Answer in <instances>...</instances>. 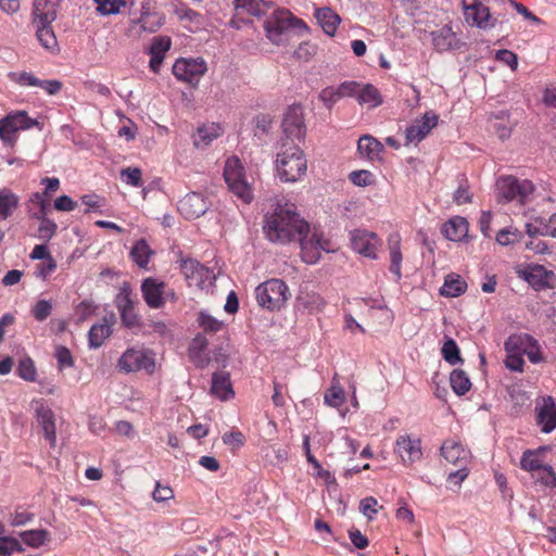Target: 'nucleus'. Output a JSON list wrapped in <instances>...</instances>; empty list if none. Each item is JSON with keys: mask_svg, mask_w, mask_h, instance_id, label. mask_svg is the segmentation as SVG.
<instances>
[{"mask_svg": "<svg viewBox=\"0 0 556 556\" xmlns=\"http://www.w3.org/2000/svg\"><path fill=\"white\" fill-rule=\"evenodd\" d=\"M263 231L273 243H289L307 231V223L296 213L295 205L277 199L263 219Z\"/></svg>", "mask_w": 556, "mask_h": 556, "instance_id": "1", "label": "nucleus"}, {"mask_svg": "<svg viewBox=\"0 0 556 556\" xmlns=\"http://www.w3.org/2000/svg\"><path fill=\"white\" fill-rule=\"evenodd\" d=\"M275 169L282 182L294 184L302 180L307 170L304 152L294 143L282 142L276 155Z\"/></svg>", "mask_w": 556, "mask_h": 556, "instance_id": "2", "label": "nucleus"}, {"mask_svg": "<svg viewBox=\"0 0 556 556\" xmlns=\"http://www.w3.org/2000/svg\"><path fill=\"white\" fill-rule=\"evenodd\" d=\"M293 28L306 29V24L283 9L274 11L264 23L267 39L276 46L286 45Z\"/></svg>", "mask_w": 556, "mask_h": 556, "instance_id": "3", "label": "nucleus"}, {"mask_svg": "<svg viewBox=\"0 0 556 556\" xmlns=\"http://www.w3.org/2000/svg\"><path fill=\"white\" fill-rule=\"evenodd\" d=\"M224 178L231 193L244 204H250L254 199L252 182L245 173L241 161L232 155L228 157L224 166Z\"/></svg>", "mask_w": 556, "mask_h": 556, "instance_id": "4", "label": "nucleus"}, {"mask_svg": "<svg viewBox=\"0 0 556 556\" xmlns=\"http://www.w3.org/2000/svg\"><path fill=\"white\" fill-rule=\"evenodd\" d=\"M291 293L287 283L281 279H269L255 288L257 304L268 311H278L290 299Z\"/></svg>", "mask_w": 556, "mask_h": 556, "instance_id": "5", "label": "nucleus"}, {"mask_svg": "<svg viewBox=\"0 0 556 556\" xmlns=\"http://www.w3.org/2000/svg\"><path fill=\"white\" fill-rule=\"evenodd\" d=\"M441 454L447 463L456 467L448 473L447 480L456 485L460 484L469 473L470 452L458 442L450 440L443 443Z\"/></svg>", "mask_w": 556, "mask_h": 556, "instance_id": "6", "label": "nucleus"}, {"mask_svg": "<svg viewBox=\"0 0 556 556\" xmlns=\"http://www.w3.org/2000/svg\"><path fill=\"white\" fill-rule=\"evenodd\" d=\"M295 240H299L302 260L307 264L317 263L321 256V252H334L337 249L323 232L317 229L311 230L308 225L307 231L296 236Z\"/></svg>", "mask_w": 556, "mask_h": 556, "instance_id": "7", "label": "nucleus"}, {"mask_svg": "<svg viewBox=\"0 0 556 556\" xmlns=\"http://www.w3.org/2000/svg\"><path fill=\"white\" fill-rule=\"evenodd\" d=\"M534 191V185L528 179H518L514 176H502L496 180V198L500 203L518 200L527 201Z\"/></svg>", "mask_w": 556, "mask_h": 556, "instance_id": "8", "label": "nucleus"}, {"mask_svg": "<svg viewBox=\"0 0 556 556\" xmlns=\"http://www.w3.org/2000/svg\"><path fill=\"white\" fill-rule=\"evenodd\" d=\"M38 121L28 116L26 111H13L0 119V139L4 144L13 147L16 132L38 126Z\"/></svg>", "mask_w": 556, "mask_h": 556, "instance_id": "9", "label": "nucleus"}, {"mask_svg": "<svg viewBox=\"0 0 556 556\" xmlns=\"http://www.w3.org/2000/svg\"><path fill=\"white\" fill-rule=\"evenodd\" d=\"M118 367L125 372L144 371L153 374L156 367L155 354L146 349H128L118 359Z\"/></svg>", "mask_w": 556, "mask_h": 556, "instance_id": "10", "label": "nucleus"}, {"mask_svg": "<svg viewBox=\"0 0 556 556\" xmlns=\"http://www.w3.org/2000/svg\"><path fill=\"white\" fill-rule=\"evenodd\" d=\"M281 126L285 138L280 140V144L282 142L293 143L294 139H303L306 134V127L302 108L299 105L290 106L283 116Z\"/></svg>", "mask_w": 556, "mask_h": 556, "instance_id": "11", "label": "nucleus"}, {"mask_svg": "<svg viewBox=\"0 0 556 556\" xmlns=\"http://www.w3.org/2000/svg\"><path fill=\"white\" fill-rule=\"evenodd\" d=\"M180 269L189 286L204 289L215 279L214 273L192 258L181 260Z\"/></svg>", "mask_w": 556, "mask_h": 556, "instance_id": "12", "label": "nucleus"}, {"mask_svg": "<svg viewBox=\"0 0 556 556\" xmlns=\"http://www.w3.org/2000/svg\"><path fill=\"white\" fill-rule=\"evenodd\" d=\"M206 70V63L202 58L179 59L173 66V74L181 81L195 85L200 81Z\"/></svg>", "mask_w": 556, "mask_h": 556, "instance_id": "13", "label": "nucleus"}, {"mask_svg": "<svg viewBox=\"0 0 556 556\" xmlns=\"http://www.w3.org/2000/svg\"><path fill=\"white\" fill-rule=\"evenodd\" d=\"M465 21L482 29L492 28L495 20L492 18L490 10L480 0H462Z\"/></svg>", "mask_w": 556, "mask_h": 556, "instance_id": "14", "label": "nucleus"}, {"mask_svg": "<svg viewBox=\"0 0 556 556\" xmlns=\"http://www.w3.org/2000/svg\"><path fill=\"white\" fill-rule=\"evenodd\" d=\"M211 200L201 192H190L178 203V211L186 219H195L211 207Z\"/></svg>", "mask_w": 556, "mask_h": 556, "instance_id": "15", "label": "nucleus"}, {"mask_svg": "<svg viewBox=\"0 0 556 556\" xmlns=\"http://www.w3.org/2000/svg\"><path fill=\"white\" fill-rule=\"evenodd\" d=\"M142 296L151 308H160L165 304V295L174 296V292H167L165 282L148 277L141 283Z\"/></svg>", "mask_w": 556, "mask_h": 556, "instance_id": "16", "label": "nucleus"}, {"mask_svg": "<svg viewBox=\"0 0 556 556\" xmlns=\"http://www.w3.org/2000/svg\"><path fill=\"white\" fill-rule=\"evenodd\" d=\"M352 249L368 258L377 257V249L380 241L376 233L364 229L353 230L350 235Z\"/></svg>", "mask_w": 556, "mask_h": 556, "instance_id": "17", "label": "nucleus"}, {"mask_svg": "<svg viewBox=\"0 0 556 556\" xmlns=\"http://www.w3.org/2000/svg\"><path fill=\"white\" fill-rule=\"evenodd\" d=\"M395 453L405 465L420 460L422 457L420 439L408 434L400 435L395 442Z\"/></svg>", "mask_w": 556, "mask_h": 556, "instance_id": "18", "label": "nucleus"}, {"mask_svg": "<svg viewBox=\"0 0 556 556\" xmlns=\"http://www.w3.org/2000/svg\"><path fill=\"white\" fill-rule=\"evenodd\" d=\"M31 405L46 440L49 441L51 446H54L56 443V429L52 409L42 400L33 401Z\"/></svg>", "mask_w": 556, "mask_h": 556, "instance_id": "19", "label": "nucleus"}, {"mask_svg": "<svg viewBox=\"0 0 556 556\" xmlns=\"http://www.w3.org/2000/svg\"><path fill=\"white\" fill-rule=\"evenodd\" d=\"M536 424L544 433H551L556 428V404L552 396L542 397L535 406Z\"/></svg>", "mask_w": 556, "mask_h": 556, "instance_id": "20", "label": "nucleus"}, {"mask_svg": "<svg viewBox=\"0 0 556 556\" xmlns=\"http://www.w3.org/2000/svg\"><path fill=\"white\" fill-rule=\"evenodd\" d=\"M116 306L121 314L122 323L127 328H134L140 324L139 316L135 313L134 302L130 296V290L127 285H125L118 292L116 296Z\"/></svg>", "mask_w": 556, "mask_h": 556, "instance_id": "21", "label": "nucleus"}, {"mask_svg": "<svg viewBox=\"0 0 556 556\" xmlns=\"http://www.w3.org/2000/svg\"><path fill=\"white\" fill-rule=\"evenodd\" d=\"M438 115L434 113H426L420 119L415 121L406 129V139L408 142L421 141L432 128L438 125Z\"/></svg>", "mask_w": 556, "mask_h": 556, "instance_id": "22", "label": "nucleus"}, {"mask_svg": "<svg viewBox=\"0 0 556 556\" xmlns=\"http://www.w3.org/2000/svg\"><path fill=\"white\" fill-rule=\"evenodd\" d=\"M520 344H522V339L521 337L516 336L509 337L504 343V348L507 354L504 361L505 366L508 369L518 372H522L525 366L522 350L519 346Z\"/></svg>", "mask_w": 556, "mask_h": 556, "instance_id": "23", "label": "nucleus"}, {"mask_svg": "<svg viewBox=\"0 0 556 556\" xmlns=\"http://www.w3.org/2000/svg\"><path fill=\"white\" fill-rule=\"evenodd\" d=\"M58 3L56 0H34L33 15L34 24H52L56 18Z\"/></svg>", "mask_w": 556, "mask_h": 556, "instance_id": "24", "label": "nucleus"}, {"mask_svg": "<svg viewBox=\"0 0 556 556\" xmlns=\"http://www.w3.org/2000/svg\"><path fill=\"white\" fill-rule=\"evenodd\" d=\"M208 341L203 334H197L189 346V357L193 364L199 368L206 367L211 357L207 353Z\"/></svg>", "mask_w": 556, "mask_h": 556, "instance_id": "25", "label": "nucleus"}, {"mask_svg": "<svg viewBox=\"0 0 556 556\" xmlns=\"http://www.w3.org/2000/svg\"><path fill=\"white\" fill-rule=\"evenodd\" d=\"M314 16L326 35L331 37L336 35L341 17L332 9L329 7L317 8Z\"/></svg>", "mask_w": 556, "mask_h": 556, "instance_id": "26", "label": "nucleus"}, {"mask_svg": "<svg viewBox=\"0 0 556 556\" xmlns=\"http://www.w3.org/2000/svg\"><path fill=\"white\" fill-rule=\"evenodd\" d=\"M469 225L466 218L454 216L448 219L442 228L446 239L451 241H462L468 235Z\"/></svg>", "mask_w": 556, "mask_h": 556, "instance_id": "27", "label": "nucleus"}, {"mask_svg": "<svg viewBox=\"0 0 556 556\" xmlns=\"http://www.w3.org/2000/svg\"><path fill=\"white\" fill-rule=\"evenodd\" d=\"M211 393L222 401H227L233 396L235 393L228 372H216L213 375Z\"/></svg>", "mask_w": 556, "mask_h": 556, "instance_id": "28", "label": "nucleus"}, {"mask_svg": "<svg viewBox=\"0 0 556 556\" xmlns=\"http://www.w3.org/2000/svg\"><path fill=\"white\" fill-rule=\"evenodd\" d=\"M357 151L362 157L375 161L380 157V154L383 151V146L372 136L364 135L358 140Z\"/></svg>", "mask_w": 556, "mask_h": 556, "instance_id": "29", "label": "nucleus"}, {"mask_svg": "<svg viewBox=\"0 0 556 556\" xmlns=\"http://www.w3.org/2000/svg\"><path fill=\"white\" fill-rule=\"evenodd\" d=\"M222 134L223 129L218 124H205L198 128L197 134L193 137V143L197 148H205Z\"/></svg>", "mask_w": 556, "mask_h": 556, "instance_id": "30", "label": "nucleus"}, {"mask_svg": "<svg viewBox=\"0 0 556 556\" xmlns=\"http://www.w3.org/2000/svg\"><path fill=\"white\" fill-rule=\"evenodd\" d=\"M432 41L438 51H446L457 47L458 40L452 27L445 25L439 30L433 31Z\"/></svg>", "mask_w": 556, "mask_h": 556, "instance_id": "31", "label": "nucleus"}, {"mask_svg": "<svg viewBox=\"0 0 556 556\" xmlns=\"http://www.w3.org/2000/svg\"><path fill=\"white\" fill-rule=\"evenodd\" d=\"M20 205V197L9 188L0 189V219L9 218Z\"/></svg>", "mask_w": 556, "mask_h": 556, "instance_id": "32", "label": "nucleus"}, {"mask_svg": "<svg viewBox=\"0 0 556 556\" xmlns=\"http://www.w3.org/2000/svg\"><path fill=\"white\" fill-rule=\"evenodd\" d=\"M235 8L238 13L261 17L270 9V4L258 0H235Z\"/></svg>", "mask_w": 556, "mask_h": 556, "instance_id": "33", "label": "nucleus"}, {"mask_svg": "<svg viewBox=\"0 0 556 556\" xmlns=\"http://www.w3.org/2000/svg\"><path fill=\"white\" fill-rule=\"evenodd\" d=\"M467 283L459 275L450 274L446 276L440 293L443 296L455 298L466 291Z\"/></svg>", "mask_w": 556, "mask_h": 556, "instance_id": "34", "label": "nucleus"}, {"mask_svg": "<svg viewBox=\"0 0 556 556\" xmlns=\"http://www.w3.org/2000/svg\"><path fill=\"white\" fill-rule=\"evenodd\" d=\"M325 304V300L318 293H305L300 295L296 300L298 309L308 314L323 311Z\"/></svg>", "mask_w": 556, "mask_h": 556, "instance_id": "35", "label": "nucleus"}, {"mask_svg": "<svg viewBox=\"0 0 556 556\" xmlns=\"http://www.w3.org/2000/svg\"><path fill=\"white\" fill-rule=\"evenodd\" d=\"M36 27V35L41 46L51 53L59 51L58 40L51 24L41 25L34 24Z\"/></svg>", "mask_w": 556, "mask_h": 556, "instance_id": "36", "label": "nucleus"}, {"mask_svg": "<svg viewBox=\"0 0 556 556\" xmlns=\"http://www.w3.org/2000/svg\"><path fill=\"white\" fill-rule=\"evenodd\" d=\"M112 327L103 319L101 323L93 325L89 330V345L93 349L100 348L104 341L111 336Z\"/></svg>", "mask_w": 556, "mask_h": 556, "instance_id": "37", "label": "nucleus"}, {"mask_svg": "<svg viewBox=\"0 0 556 556\" xmlns=\"http://www.w3.org/2000/svg\"><path fill=\"white\" fill-rule=\"evenodd\" d=\"M545 447H540L538 450H527L523 452L520 459V467L526 471H535L539 469L544 470L543 460L540 457V453L545 451Z\"/></svg>", "mask_w": 556, "mask_h": 556, "instance_id": "38", "label": "nucleus"}, {"mask_svg": "<svg viewBox=\"0 0 556 556\" xmlns=\"http://www.w3.org/2000/svg\"><path fill=\"white\" fill-rule=\"evenodd\" d=\"M553 274L543 266H531L523 271V278L532 286L544 287L548 285V279Z\"/></svg>", "mask_w": 556, "mask_h": 556, "instance_id": "39", "label": "nucleus"}, {"mask_svg": "<svg viewBox=\"0 0 556 556\" xmlns=\"http://www.w3.org/2000/svg\"><path fill=\"white\" fill-rule=\"evenodd\" d=\"M359 104H366L369 108H376L382 103V98L378 89L370 85H361L357 96Z\"/></svg>", "mask_w": 556, "mask_h": 556, "instance_id": "40", "label": "nucleus"}, {"mask_svg": "<svg viewBox=\"0 0 556 556\" xmlns=\"http://www.w3.org/2000/svg\"><path fill=\"white\" fill-rule=\"evenodd\" d=\"M324 400L327 405L336 408L344 403L345 394L337 375L332 378L330 388L325 392Z\"/></svg>", "mask_w": 556, "mask_h": 556, "instance_id": "41", "label": "nucleus"}, {"mask_svg": "<svg viewBox=\"0 0 556 556\" xmlns=\"http://www.w3.org/2000/svg\"><path fill=\"white\" fill-rule=\"evenodd\" d=\"M47 212L45 213H33V218H36L40 222L38 227V238L45 241L51 240L58 229L56 224L52 220L47 218Z\"/></svg>", "mask_w": 556, "mask_h": 556, "instance_id": "42", "label": "nucleus"}, {"mask_svg": "<svg viewBox=\"0 0 556 556\" xmlns=\"http://www.w3.org/2000/svg\"><path fill=\"white\" fill-rule=\"evenodd\" d=\"M450 383L457 395L466 394L471 388V381L467 374L460 369H454L450 376Z\"/></svg>", "mask_w": 556, "mask_h": 556, "instance_id": "43", "label": "nucleus"}, {"mask_svg": "<svg viewBox=\"0 0 556 556\" xmlns=\"http://www.w3.org/2000/svg\"><path fill=\"white\" fill-rule=\"evenodd\" d=\"M22 541L34 548L42 546L49 541V532L43 529L27 530L20 533Z\"/></svg>", "mask_w": 556, "mask_h": 556, "instance_id": "44", "label": "nucleus"}, {"mask_svg": "<svg viewBox=\"0 0 556 556\" xmlns=\"http://www.w3.org/2000/svg\"><path fill=\"white\" fill-rule=\"evenodd\" d=\"M151 254L152 251L144 240L137 241L130 251L132 261L139 267H146L148 265Z\"/></svg>", "mask_w": 556, "mask_h": 556, "instance_id": "45", "label": "nucleus"}, {"mask_svg": "<svg viewBox=\"0 0 556 556\" xmlns=\"http://www.w3.org/2000/svg\"><path fill=\"white\" fill-rule=\"evenodd\" d=\"M138 23L143 31L154 33L164 24V17L157 12L144 13L138 20Z\"/></svg>", "mask_w": 556, "mask_h": 556, "instance_id": "46", "label": "nucleus"}, {"mask_svg": "<svg viewBox=\"0 0 556 556\" xmlns=\"http://www.w3.org/2000/svg\"><path fill=\"white\" fill-rule=\"evenodd\" d=\"M402 252L400 248V241L394 240L390 242V271L395 276L397 280L401 279V263H402Z\"/></svg>", "mask_w": 556, "mask_h": 556, "instance_id": "47", "label": "nucleus"}, {"mask_svg": "<svg viewBox=\"0 0 556 556\" xmlns=\"http://www.w3.org/2000/svg\"><path fill=\"white\" fill-rule=\"evenodd\" d=\"M199 326L203 329L205 332L215 333L222 330L224 324L223 321L218 320L217 318L213 317L212 315L200 312L198 317Z\"/></svg>", "mask_w": 556, "mask_h": 556, "instance_id": "48", "label": "nucleus"}, {"mask_svg": "<svg viewBox=\"0 0 556 556\" xmlns=\"http://www.w3.org/2000/svg\"><path fill=\"white\" fill-rule=\"evenodd\" d=\"M442 356L451 365H456L462 362V358L459 355V349H458L456 342L452 339H448L443 344Z\"/></svg>", "mask_w": 556, "mask_h": 556, "instance_id": "49", "label": "nucleus"}, {"mask_svg": "<svg viewBox=\"0 0 556 556\" xmlns=\"http://www.w3.org/2000/svg\"><path fill=\"white\" fill-rule=\"evenodd\" d=\"M121 179L131 187L142 185V172L138 167H126L121 170Z\"/></svg>", "mask_w": 556, "mask_h": 556, "instance_id": "50", "label": "nucleus"}, {"mask_svg": "<svg viewBox=\"0 0 556 556\" xmlns=\"http://www.w3.org/2000/svg\"><path fill=\"white\" fill-rule=\"evenodd\" d=\"M15 552H23L20 541L12 536H0V556H11Z\"/></svg>", "mask_w": 556, "mask_h": 556, "instance_id": "51", "label": "nucleus"}, {"mask_svg": "<svg viewBox=\"0 0 556 556\" xmlns=\"http://www.w3.org/2000/svg\"><path fill=\"white\" fill-rule=\"evenodd\" d=\"M349 179L355 186L367 187L374 184V174L366 169L353 170Z\"/></svg>", "mask_w": 556, "mask_h": 556, "instance_id": "52", "label": "nucleus"}, {"mask_svg": "<svg viewBox=\"0 0 556 556\" xmlns=\"http://www.w3.org/2000/svg\"><path fill=\"white\" fill-rule=\"evenodd\" d=\"M52 303L48 300H39L31 308L34 318L38 321L46 320L52 312Z\"/></svg>", "mask_w": 556, "mask_h": 556, "instance_id": "53", "label": "nucleus"}, {"mask_svg": "<svg viewBox=\"0 0 556 556\" xmlns=\"http://www.w3.org/2000/svg\"><path fill=\"white\" fill-rule=\"evenodd\" d=\"M16 371L24 380L34 381L36 379V368L30 358L21 359Z\"/></svg>", "mask_w": 556, "mask_h": 556, "instance_id": "54", "label": "nucleus"}, {"mask_svg": "<svg viewBox=\"0 0 556 556\" xmlns=\"http://www.w3.org/2000/svg\"><path fill=\"white\" fill-rule=\"evenodd\" d=\"M96 2L98 4L97 10L103 15L118 13L125 4V0H96Z\"/></svg>", "mask_w": 556, "mask_h": 556, "instance_id": "55", "label": "nucleus"}, {"mask_svg": "<svg viewBox=\"0 0 556 556\" xmlns=\"http://www.w3.org/2000/svg\"><path fill=\"white\" fill-rule=\"evenodd\" d=\"M170 39L168 37H155L150 46L149 53L164 56L170 48Z\"/></svg>", "mask_w": 556, "mask_h": 556, "instance_id": "56", "label": "nucleus"}, {"mask_svg": "<svg viewBox=\"0 0 556 556\" xmlns=\"http://www.w3.org/2000/svg\"><path fill=\"white\" fill-rule=\"evenodd\" d=\"M55 358L61 370L66 367H72L74 364L70 350L62 345L56 346Z\"/></svg>", "mask_w": 556, "mask_h": 556, "instance_id": "57", "label": "nucleus"}, {"mask_svg": "<svg viewBox=\"0 0 556 556\" xmlns=\"http://www.w3.org/2000/svg\"><path fill=\"white\" fill-rule=\"evenodd\" d=\"M359 509L365 517L371 520L378 513V501L372 496L366 497L361 501Z\"/></svg>", "mask_w": 556, "mask_h": 556, "instance_id": "58", "label": "nucleus"}, {"mask_svg": "<svg viewBox=\"0 0 556 556\" xmlns=\"http://www.w3.org/2000/svg\"><path fill=\"white\" fill-rule=\"evenodd\" d=\"M56 269V262L53 257L37 265L36 277L47 279Z\"/></svg>", "mask_w": 556, "mask_h": 556, "instance_id": "59", "label": "nucleus"}, {"mask_svg": "<svg viewBox=\"0 0 556 556\" xmlns=\"http://www.w3.org/2000/svg\"><path fill=\"white\" fill-rule=\"evenodd\" d=\"M495 59L506 65H508L513 71H515L518 66V58L517 54L509 50H498L495 54Z\"/></svg>", "mask_w": 556, "mask_h": 556, "instance_id": "60", "label": "nucleus"}, {"mask_svg": "<svg viewBox=\"0 0 556 556\" xmlns=\"http://www.w3.org/2000/svg\"><path fill=\"white\" fill-rule=\"evenodd\" d=\"M317 52V47L309 42H302L295 50V56L302 61H308Z\"/></svg>", "mask_w": 556, "mask_h": 556, "instance_id": "61", "label": "nucleus"}, {"mask_svg": "<svg viewBox=\"0 0 556 556\" xmlns=\"http://www.w3.org/2000/svg\"><path fill=\"white\" fill-rule=\"evenodd\" d=\"M319 98L328 108H331L336 102L342 99V97L339 96V89L331 87L323 89Z\"/></svg>", "mask_w": 556, "mask_h": 556, "instance_id": "62", "label": "nucleus"}, {"mask_svg": "<svg viewBox=\"0 0 556 556\" xmlns=\"http://www.w3.org/2000/svg\"><path fill=\"white\" fill-rule=\"evenodd\" d=\"M33 518L34 514L29 511L15 510L13 514H11L10 525L13 527H21L31 521Z\"/></svg>", "mask_w": 556, "mask_h": 556, "instance_id": "63", "label": "nucleus"}, {"mask_svg": "<svg viewBox=\"0 0 556 556\" xmlns=\"http://www.w3.org/2000/svg\"><path fill=\"white\" fill-rule=\"evenodd\" d=\"M538 223L544 226V236L556 238V213L548 218L539 217Z\"/></svg>", "mask_w": 556, "mask_h": 556, "instance_id": "64", "label": "nucleus"}]
</instances>
